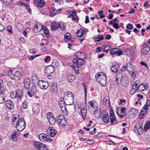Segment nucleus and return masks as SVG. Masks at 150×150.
I'll list each match as a JSON object with an SVG mask.
<instances>
[{"label":"nucleus","mask_w":150,"mask_h":150,"mask_svg":"<svg viewBox=\"0 0 150 150\" xmlns=\"http://www.w3.org/2000/svg\"><path fill=\"white\" fill-rule=\"evenodd\" d=\"M43 140L42 142H50L52 141V139L50 138L49 137L47 136V135L46 136H45V137L44 138V139H43Z\"/></svg>","instance_id":"nucleus-43"},{"label":"nucleus","mask_w":150,"mask_h":150,"mask_svg":"<svg viewBox=\"0 0 150 150\" xmlns=\"http://www.w3.org/2000/svg\"><path fill=\"white\" fill-rule=\"evenodd\" d=\"M120 65L117 63L115 64H112V66L111 67V70L113 72H117V70L119 69Z\"/></svg>","instance_id":"nucleus-20"},{"label":"nucleus","mask_w":150,"mask_h":150,"mask_svg":"<svg viewBox=\"0 0 150 150\" xmlns=\"http://www.w3.org/2000/svg\"><path fill=\"white\" fill-rule=\"evenodd\" d=\"M64 41L67 42L69 40L71 39V35L68 33H66L64 36Z\"/></svg>","instance_id":"nucleus-36"},{"label":"nucleus","mask_w":150,"mask_h":150,"mask_svg":"<svg viewBox=\"0 0 150 150\" xmlns=\"http://www.w3.org/2000/svg\"><path fill=\"white\" fill-rule=\"evenodd\" d=\"M34 146L40 150H47L46 146L39 142H35L34 143Z\"/></svg>","instance_id":"nucleus-6"},{"label":"nucleus","mask_w":150,"mask_h":150,"mask_svg":"<svg viewBox=\"0 0 150 150\" xmlns=\"http://www.w3.org/2000/svg\"><path fill=\"white\" fill-rule=\"evenodd\" d=\"M45 74H51L54 72V68L53 66L50 65L45 67Z\"/></svg>","instance_id":"nucleus-11"},{"label":"nucleus","mask_w":150,"mask_h":150,"mask_svg":"<svg viewBox=\"0 0 150 150\" xmlns=\"http://www.w3.org/2000/svg\"><path fill=\"white\" fill-rule=\"evenodd\" d=\"M63 99L65 103L67 105H71L74 103V95L71 92L67 91L64 93Z\"/></svg>","instance_id":"nucleus-2"},{"label":"nucleus","mask_w":150,"mask_h":150,"mask_svg":"<svg viewBox=\"0 0 150 150\" xmlns=\"http://www.w3.org/2000/svg\"><path fill=\"white\" fill-rule=\"evenodd\" d=\"M48 134H50V135L51 137L55 136L56 134V131L53 127H50L48 128L47 130Z\"/></svg>","instance_id":"nucleus-13"},{"label":"nucleus","mask_w":150,"mask_h":150,"mask_svg":"<svg viewBox=\"0 0 150 150\" xmlns=\"http://www.w3.org/2000/svg\"><path fill=\"white\" fill-rule=\"evenodd\" d=\"M6 106L9 110L13 109L14 108V105L13 102L10 100H6L5 102Z\"/></svg>","instance_id":"nucleus-15"},{"label":"nucleus","mask_w":150,"mask_h":150,"mask_svg":"<svg viewBox=\"0 0 150 150\" xmlns=\"http://www.w3.org/2000/svg\"><path fill=\"white\" fill-rule=\"evenodd\" d=\"M50 56H47L45 58L44 61L45 62L47 63L49 62L50 59Z\"/></svg>","instance_id":"nucleus-54"},{"label":"nucleus","mask_w":150,"mask_h":150,"mask_svg":"<svg viewBox=\"0 0 150 150\" xmlns=\"http://www.w3.org/2000/svg\"><path fill=\"white\" fill-rule=\"evenodd\" d=\"M93 38L95 42H98L101 41L104 39L103 36V35H98L96 37H94Z\"/></svg>","instance_id":"nucleus-30"},{"label":"nucleus","mask_w":150,"mask_h":150,"mask_svg":"<svg viewBox=\"0 0 150 150\" xmlns=\"http://www.w3.org/2000/svg\"><path fill=\"white\" fill-rule=\"evenodd\" d=\"M108 98L105 97L103 100V102L104 104H106L107 102H109V101L108 100Z\"/></svg>","instance_id":"nucleus-56"},{"label":"nucleus","mask_w":150,"mask_h":150,"mask_svg":"<svg viewBox=\"0 0 150 150\" xmlns=\"http://www.w3.org/2000/svg\"><path fill=\"white\" fill-rule=\"evenodd\" d=\"M5 29V27L4 25L0 23V31L3 30Z\"/></svg>","instance_id":"nucleus-62"},{"label":"nucleus","mask_w":150,"mask_h":150,"mask_svg":"<svg viewBox=\"0 0 150 150\" xmlns=\"http://www.w3.org/2000/svg\"><path fill=\"white\" fill-rule=\"evenodd\" d=\"M86 142L88 144H92L94 143L93 141L90 140H87L86 141Z\"/></svg>","instance_id":"nucleus-57"},{"label":"nucleus","mask_w":150,"mask_h":150,"mask_svg":"<svg viewBox=\"0 0 150 150\" xmlns=\"http://www.w3.org/2000/svg\"><path fill=\"white\" fill-rule=\"evenodd\" d=\"M112 26L114 28H115L116 29H118L120 28L118 24L116 23H114L113 24H112Z\"/></svg>","instance_id":"nucleus-55"},{"label":"nucleus","mask_w":150,"mask_h":150,"mask_svg":"<svg viewBox=\"0 0 150 150\" xmlns=\"http://www.w3.org/2000/svg\"><path fill=\"white\" fill-rule=\"evenodd\" d=\"M123 69L125 71H127L133 78L136 77L134 67L130 63H128L126 66H123Z\"/></svg>","instance_id":"nucleus-4"},{"label":"nucleus","mask_w":150,"mask_h":150,"mask_svg":"<svg viewBox=\"0 0 150 150\" xmlns=\"http://www.w3.org/2000/svg\"><path fill=\"white\" fill-rule=\"evenodd\" d=\"M66 77L67 80L70 82H73L74 80L76 79L75 76L72 74H67V75Z\"/></svg>","instance_id":"nucleus-25"},{"label":"nucleus","mask_w":150,"mask_h":150,"mask_svg":"<svg viewBox=\"0 0 150 150\" xmlns=\"http://www.w3.org/2000/svg\"><path fill=\"white\" fill-rule=\"evenodd\" d=\"M115 79L116 81H117V83L118 84H119L120 83V82H123V79L124 80H125V79H126L127 77H122V72H121L120 73H118L117 72V73L116 74Z\"/></svg>","instance_id":"nucleus-8"},{"label":"nucleus","mask_w":150,"mask_h":150,"mask_svg":"<svg viewBox=\"0 0 150 150\" xmlns=\"http://www.w3.org/2000/svg\"><path fill=\"white\" fill-rule=\"evenodd\" d=\"M135 9L132 8L130 10V11L128 12V13L129 14H133L135 12Z\"/></svg>","instance_id":"nucleus-60"},{"label":"nucleus","mask_w":150,"mask_h":150,"mask_svg":"<svg viewBox=\"0 0 150 150\" xmlns=\"http://www.w3.org/2000/svg\"><path fill=\"white\" fill-rule=\"evenodd\" d=\"M77 58L73 59V64L69 65L76 71L77 74L79 68L82 66L86 62V61L83 59L86 57L85 53L83 52H79L75 54Z\"/></svg>","instance_id":"nucleus-1"},{"label":"nucleus","mask_w":150,"mask_h":150,"mask_svg":"<svg viewBox=\"0 0 150 150\" xmlns=\"http://www.w3.org/2000/svg\"><path fill=\"white\" fill-rule=\"evenodd\" d=\"M88 106L95 109L97 108L98 105L97 102L93 101H90L88 103Z\"/></svg>","instance_id":"nucleus-27"},{"label":"nucleus","mask_w":150,"mask_h":150,"mask_svg":"<svg viewBox=\"0 0 150 150\" xmlns=\"http://www.w3.org/2000/svg\"><path fill=\"white\" fill-rule=\"evenodd\" d=\"M39 110L38 106L36 105H34L33 107V111L36 112Z\"/></svg>","instance_id":"nucleus-46"},{"label":"nucleus","mask_w":150,"mask_h":150,"mask_svg":"<svg viewBox=\"0 0 150 150\" xmlns=\"http://www.w3.org/2000/svg\"><path fill=\"white\" fill-rule=\"evenodd\" d=\"M51 30H54L58 29L60 27V24L56 22H54L51 24Z\"/></svg>","instance_id":"nucleus-26"},{"label":"nucleus","mask_w":150,"mask_h":150,"mask_svg":"<svg viewBox=\"0 0 150 150\" xmlns=\"http://www.w3.org/2000/svg\"><path fill=\"white\" fill-rule=\"evenodd\" d=\"M38 84L39 85L42 86V88L43 89H46L49 86V83L46 81L43 80L39 81L38 83Z\"/></svg>","instance_id":"nucleus-16"},{"label":"nucleus","mask_w":150,"mask_h":150,"mask_svg":"<svg viewBox=\"0 0 150 150\" xmlns=\"http://www.w3.org/2000/svg\"><path fill=\"white\" fill-rule=\"evenodd\" d=\"M57 122L59 126H65L67 124L66 119L62 115L58 116L57 118Z\"/></svg>","instance_id":"nucleus-5"},{"label":"nucleus","mask_w":150,"mask_h":150,"mask_svg":"<svg viewBox=\"0 0 150 150\" xmlns=\"http://www.w3.org/2000/svg\"><path fill=\"white\" fill-rule=\"evenodd\" d=\"M50 91L53 93L56 92L57 90V84L56 83H52L50 86Z\"/></svg>","instance_id":"nucleus-21"},{"label":"nucleus","mask_w":150,"mask_h":150,"mask_svg":"<svg viewBox=\"0 0 150 150\" xmlns=\"http://www.w3.org/2000/svg\"><path fill=\"white\" fill-rule=\"evenodd\" d=\"M47 136V134L44 133H41L39 135V138L40 140L42 141H43L44 138L45 137V136Z\"/></svg>","instance_id":"nucleus-42"},{"label":"nucleus","mask_w":150,"mask_h":150,"mask_svg":"<svg viewBox=\"0 0 150 150\" xmlns=\"http://www.w3.org/2000/svg\"><path fill=\"white\" fill-rule=\"evenodd\" d=\"M34 3L35 6L41 8L45 5V2L43 0H35Z\"/></svg>","instance_id":"nucleus-12"},{"label":"nucleus","mask_w":150,"mask_h":150,"mask_svg":"<svg viewBox=\"0 0 150 150\" xmlns=\"http://www.w3.org/2000/svg\"><path fill=\"white\" fill-rule=\"evenodd\" d=\"M133 25L130 23L128 24L126 27V28L129 30H132L133 29Z\"/></svg>","instance_id":"nucleus-51"},{"label":"nucleus","mask_w":150,"mask_h":150,"mask_svg":"<svg viewBox=\"0 0 150 150\" xmlns=\"http://www.w3.org/2000/svg\"><path fill=\"white\" fill-rule=\"evenodd\" d=\"M86 108L83 107L82 108H81L80 111L79 112V114L82 115L83 118L84 117V116L86 115Z\"/></svg>","instance_id":"nucleus-31"},{"label":"nucleus","mask_w":150,"mask_h":150,"mask_svg":"<svg viewBox=\"0 0 150 150\" xmlns=\"http://www.w3.org/2000/svg\"><path fill=\"white\" fill-rule=\"evenodd\" d=\"M31 92L32 94H34L36 92V89L35 86H32L31 88Z\"/></svg>","instance_id":"nucleus-47"},{"label":"nucleus","mask_w":150,"mask_h":150,"mask_svg":"<svg viewBox=\"0 0 150 150\" xmlns=\"http://www.w3.org/2000/svg\"><path fill=\"white\" fill-rule=\"evenodd\" d=\"M16 124L17 130L19 132L22 131L26 126L25 122L23 118H21Z\"/></svg>","instance_id":"nucleus-3"},{"label":"nucleus","mask_w":150,"mask_h":150,"mask_svg":"<svg viewBox=\"0 0 150 150\" xmlns=\"http://www.w3.org/2000/svg\"><path fill=\"white\" fill-rule=\"evenodd\" d=\"M150 127V122H147L145 124L144 127V130L146 131Z\"/></svg>","instance_id":"nucleus-41"},{"label":"nucleus","mask_w":150,"mask_h":150,"mask_svg":"<svg viewBox=\"0 0 150 150\" xmlns=\"http://www.w3.org/2000/svg\"><path fill=\"white\" fill-rule=\"evenodd\" d=\"M125 109L126 108L125 107H120L119 109L117 110V113L120 117L123 118L125 115Z\"/></svg>","instance_id":"nucleus-7"},{"label":"nucleus","mask_w":150,"mask_h":150,"mask_svg":"<svg viewBox=\"0 0 150 150\" xmlns=\"http://www.w3.org/2000/svg\"><path fill=\"white\" fill-rule=\"evenodd\" d=\"M134 131L137 132L139 135H140L142 134L143 129L139 124H137L134 127Z\"/></svg>","instance_id":"nucleus-17"},{"label":"nucleus","mask_w":150,"mask_h":150,"mask_svg":"<svg viewBox=\"0 0 150 150\" xmlns=\"http://www.w3.org/2000/svg\"><path fill=\"white\" fill-rule=\"evenodd\" d=\"M38 25L37 24L35 25L34 28V30L35 33H37L38 32H40L41 30V29L38 30Z\"/></svg>","instance_id":"nucleus-49"},{"label":"nucleus","mask_w":150,"mask_h":150,"mask_svg":"<svg viewBox=\"0 0 150 150\" xmlns=\"http://www.w3.org/2000/svg\"><path fill=\"white\" fill-rule=\"evenodd\" d=\"M110 121L112 123H116L117 122V120L115 117L114 113H110Z\"/></svg>","instance_id":"nucleus-28"},{"label":"nucleus","mask_w":150,"mask_h":150,"mask_svg":"<svg viewBox=\"0 0 150 150\" xmlns=\"http://www.w3.org/2000/svg\"><path fill=\"white\" fill-rule=\"evenodd\" d=\"M15 77L17 78L19 80L22 77L21 73L19 71L16 72L14 74Z\"/></svg>","instance_id":"nucleus-34"},{"label":"nucleus","mask_w":150,"mask_h":150,"mask_svg":"<svg viewBox=\"0 0 150 150\" xmlns=\"http://www.w3.org/2000/svg\"><path fill=\"white\" fill-rule=\"evenodd\" d=\"M103 121L105 123H108L109 121L110 117L108 113L103 112L101 115Z\"/></svg>","instance_id":"nucleus-10"},{"label":"nucleus","mask_w":150,"mask_h":150,"mask_svg":"<svg viewBox=\"0 0 150 150\" xmlns=\"http://www.w3.org/2000/svg\"><path fill=\"white\" fill-rule=\"evenodd\" d=\"M89 20L88 18V16H86V17L85 18V23L86 24H87L89 23Z\"/></svg>","instance_id":"nucleus-63"},{"label":"nucleus","mask_w":150,"mask_h":150,"mask_svg":"<svg viewBox=\"0 0 150 150\" xmlns=\"http://www.w3.org/2000/svg\"><path fill=\"white\" fill-rule=\"evenodd\" d=\"M70 16H71L72 20L75 21L76 22L78 23L79 18L78 16L76 15V13L75 12H72Z\"/></svg>","instance_id":"nucleus-24"},{"label":"nucleus","mask_w":150,"mask_h":150,"mask_svg":"<svg viewBox=\"0 0 150 150\" xmlns=\"http://www.w3.org/2000/svg\"><path fill=\"white\" fill-rule=\"evenodd\" d=\"M106 77H104V79L98 80H99V83L103 86H105L106 83Z\"/></svg>","instance_id":"nucleus-32"},{"label":"nucleus","mask_w":150,"mask_h":150,"mask_svg":"<svg viewBox=\"0 0 150 150\" xmlns=\"http://www.w3.org/2000/svg\"><path fill=\"white\" fill-rule=\"evenodd\" d=\"M61 102H62V103H63V105H62V103H59V106L60 107L62 110H63L62 108H63V109L64 108V109H65L66 108V107L65 106V105H64V103H65V102H64L63 101L62 102V101H61Z\"/></svg>","instance_id":"nucleus-52"},{"label":"nucleus","mask_w":150,"mask_h":150,"mask_svg":"<svg viewBox=\"0 0 150 150\" xmlns=\"http://www.w3.org/2000/svg\"><path fill=\"white\" fill-rule=\"evenodd\" d=\"M84 33V32L82 30L80 29L76 32V35L77 36H82Z\"/></svg>","instance_id":"nucleus-44"},{"label":"nucleus","mask_w":150,"mask_h":150,"mask_svg":"<svg viewBox=\"0 0 150 150\" xmlns=\"http://www.w3.org/2000/svg\"><path fill=\"white\" fill-rule=\"evenodd\" d=\"M104 77H106L105 73L103 72H100L96 74L95 78L97 80L104 79Z\"/></svg>","instance_id":"nucleus-22"},{"label":"nucleus","mask_w":150,"mask_h":150,"mask_svg":"<svg viewBox=\"0 0 150 150\" xmlns=\"http://www.w3.org/2000/svg\"><path fill=\"white\" fill-rule=\"evenodd\" d=\"M38 78V77L37 74H33L31 76V79L33 81H37Z\"/></svg>","instance_id":"nucleus-40"},{"label":"nucleus","mask_w":150,"mask_h":150,"mask_svg":"<svg viewBox=\"0 0 150 150\" xmlns=\"http://www.w3.org/2000/svg\"><path fill=\"white\" fill-rule=\"evenodd\" d=\"M110 47V45H108L107 46H106V47H105L104 49L105 50H103V52H105L107 53L108 52V51L110 50V49H106L107 48V47H108V48H109Z\"/></svg>","instance_id":"nucleus-58"},{"label":"nucleus","mask_w":150,"mask_h":150,"mask_svg":"<svg viewBox=\"0 0 150 150\" xmlns=\"http://www.w3.org/2000/svg\"><path fill=\"white\" fill-rule=\"evenodd\" d=\"M16 99L18 101L21 100L23 96V92L21 90H17L16 91Z\"/></svg>","instance_id":"nucleus-14"},{"label":"nucleus","mask_w":150,"mask_h":150,"mask_svg":"<svg viewBox=\"0 0 150 150\" xmlns=\"http://www.w3.org/2000/svg\"><path fill=\"white\" fill-rule=\"evenodd\" d=\"M148 88L146 85H144L143 83H141L137 87L135 91L137 90L139 91H143L145 90H146Z\"/></svg>","instance_id":"nucleus-19"},{"label":"nucleus","mask_w":150,"mask_h":150,"mask_svg":"<svg viewBox=\"0 0 150 150\" xmlns=\"http://www.w3.org/2000/svg\"><path fill=\"white\" fill-rule=\"evenodd\" d=\"M119 49L117 48H114L111 50L110 52V54H116L117 52L118 51Z\"/></svg>","instance_id":"nucleus-39"},{"label":"nucleus","mask_w":150,"mask_h":150,"mask_svg":"<svg viewBox=\"0 0 150 150\" xmlns=\"http://www.w3.org/2000/svg\"><path fill=\"white\" fill-rule=\"evenodd\" d=\"M10 96L12 98L16 99V91L11 92L10 94Z\"/></svg>","instance_id":"nucleus-50"},{"label":"nucleus","mask_w":150,"mask_h":150,"mask_svg":"<svg viewBox=\"0 0 150 150\" xmlns=\"http://www.w3.org/2000/svg\"><path fill=\"white\" fill-rule=\"evenodd\" d=\"M150 101L149 100H146V104L144 105L143 108V109H144V110L146 111H147L149 110L148 107L150 106Z\"/></svg>","instance_id":"nucleus-35"},{"label":"nucleus","mask_w":150,"mask_h":150,"mask_svg":"<svg viewBox=\"0 0 150 150\" xmlns=\"http://www.w3.org/2000/svg\"><path fill=\"white\" fill-rule=\"evenodd\" d=\"M143 53L147 55L150 50V47L148 45L145 44L144 45L143 49Z\"/></svg>","instance_id":"nucleus-23"},{"label":"nucleus","mask_w":150,"mask_h":150,"mask_svg":"<svg viewBox=\"0 0 150 150\" xmlns=\"http://www.w3.org/2000/svg\"><path fill=\"white\" fill-rule=\"evenodd\" d=\"M98 14L100 15V17L101 18H102L105 17V15L103 14V11H99L98 12Z\"/></svg>","instance_id":"nucleus-48"},{"label":"nucleus","mask_w":150,"mask_h":150,"mask_svg":"<svg viewBox=\"0 0 150 150\" xmlns=\"http://www.w3.org/2000/svg\"><path fill=\"white\" fill-rule=\"evenodd\" d=\"M16 132H13V134L11 135V137L12 139L16 141L17 140V139L16 138Z\"/></svg>","instance_id":"nucleus-45"},{"label":"nucleus","mask_w":150,"mask_h":150,"mask_svg":"<svg viewBox=\"0 0 150 150\" xmlns=\"http://www.w3.org/2000/svg\"><path fill=\"white\" fill-rule=\"evenodd\" d=\"M82 84H83V86L84 88V91L85 92V93L86 94V92H87V89H86V84L84 83H82Z\"/></svg>","instance_id":"nucleus-61"},{"label":"nucleus","mask_w":150,"mask_h":150,"mask_svg":"<svg viewBox=\"0 0 150 150\" xmlns=\"http://www.w3.org/2000/svg\"><path fill=\"white\" fill-rule=\"evenodd\" d=\"M117 18H115L114 19H113L112 21H110V22L109 24H112V25L114 23H113L114 22H116V21H117Z\"/></svg>","instance_id":"nucleus-59"},{"label":"nucleus","mask_w":150,"mask_h":150,"mask_svg":"<svg viewBox=\"0 0 150 150\" xmlns=\"http://www.w3.org/2000/svg\"><path fill=\"white\" fill-rule=\"evenodd\" d=\"M147 113V111H146L145 110L144 111L143 110H142L139 114V118L142 119L144 116Z\"/></svg>","instance_id":"nucleus-37"},{"label":"nucleus","mask_w":150,"mask_h":150,"mask_svg":"<svg viewBox=\"0 0 150 150\" xmlns=\"http://www.w3.org/2000/svg\"><path fill=\"white\" fill-rule=\"evenodd\" d=\"M19 116L17 115L16 116H13V118L12 122L13 125L16 124L19 121Z\"/></svg>","instance_id":"nucleus-38"},{"label":"nucleus","mask_w":150,"mask_h":150,"mask_svg":"<svg viewBox=\"0 0 150 150\" xmlns=\"http://www.w3.org/2000/svg\"><path fill=\"white\" fill-rule=\"evenodd\" d=\"M5 96L4 93V91L0 92V104L4 103L5 100Z\"/></svg>","instance_id":"nucleus-29"},{"label":"nucleus","mask_w":150,"mask_h":150,"mask_svg":"<svg viewBox=\"0 0 150 150\" xmlns=\"http://www.w3.org/2000/svg\"><path fill=\"white\" fill-rule=\"evenodd\" d=\"M47 117L50 124L55 125L56 120L52 113L50 112H48L47 114Z\"/></svg>","instance_id":"nucleus-9"},{"label":"nucleus","mask_w":150,"mask_h":150,"mask_svg":"<svg viewBox=\"0 0 150 150\" xmlns=\"http://www.w3.org/2000/svg\"><path fill=\"white\" fill-rule=\"evenodd\" d=\"M30 79L28 78H25L24 80V86L25 89L28 90L30 87Z\"/></svg>","instance_id":"nucleus-18"},{"label":"nucleus","mask_w":150,"mask_h":150,"mask_svg":"<svg viewBox=\"0 0 150 150\" xmlns=\"http://www.w3.org/2000/svg\"><path fill=\"white\" fill-rule=\"evenodd\" d=\"M41 27V29H42L43 30L45 35L46 36H47V35H48L49 31L47 28L43 25H42Z\"/></svg>","instance_id":"nucleus-33"},{"label":"nucleus","mask_w":150,"mask_h":150,"mask_svg":"<svg viewBox=\"0 0 150 150\" xmlns=\"http://www.w3.org/2000/svg\"><path fill=\"white\" fill-rule=\"evenodd\" d=\"M57 13V11L56 10H51L50 11V13L51 14V15L52 16H54L56 13Z\"/></svg>","instance_id":"nucleus-53"},{"label":"nucleus","mask_w":150,"mask_h":150,"mask_svg":"<svg viewBox=\"0 0 150 150\" xmlns=\"http://www.w3.org/2000/svg\"><path fill=\"white\" fill-rule=\"evenodd\" d=\"M143 6L144 7H149L150 6V5L149 4L148 2H145Z\"/></svg>","instance_id":"nucleus-64"}]
</instances>
